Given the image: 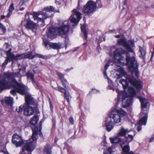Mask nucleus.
<instances>
[{
  "mask_svg": "<svg viewBox=\"0 0 154 154\" xmlns=\"http://www.w3.org/2000/svg\"><path fill=\"white\" fill-rule=\"evenodd\" d=\"M132 53L133 55L131 56L129 53L122 48H117L113 53L114 61L116 62V60L120 64L128 65L132 73L134 74L137 77H138V65L135 60L134 51Z\"/></svg>",
  "mask_w": 154,
  "mask_h": 154,
  "instance_id": "f257e3e1",
  "label": "nucleus"
},
{
  "mask_svg": "<svg viewBox=\"0 0 154 154\" xmlns=\"http://www.w3.org/2000/svg\"><path fill=\"white\" fill-rule=\"evenodd\" d=\"M128 90L131 96H129L124 91H119L117 89L116 90V92L118 93V98L116 103L118 104L119 101L122 98V106L123 108L128 107L131 104L132 101V97L135 96L136 94L135 90L132 87H129Z\"/></svg>",
  "mask_w": 154,
  "mask_h": 154,
  "instance_id": "f03ea898",
  "label": "nucleus"
},
{
  "mask_svg": "<svg viewBox=\"0 0 154 154\" xmlns=\"http://www.w3.org/2000/svg\"><path fill=\"white\" fill-rule=\"evenodd\" d=\"M42 125L41 122L40 123V127H35L32 130V138L29 140L27 141L26 144L23 146L22 149V152H23L25 150L28 152H32L35 148V144L36 143V140L37 139V134H39L40 137H42V135L41 132V129L40 128Z\"/></svg>",
  "mask_w": 154,
  "mask_h": 154,
  "instance_id": "7ed1b4c3",
  "label": "nucleus"
},
{
  "mask_svg": "<svg viewBox=\"0 0 154 154\" xmlns=\"http://www.w3.org/2000/svg\"><path fill=\"white\" fill-rule=\"evenodd\" d=\"M69 25H63L58 28H51L49 29L47 35L48 37L53 39L54 37L57 35H66L69 32Z\"/></svg>",
  "mask_w": 154,
  "mask_h": 154,
  "instance_id": "20e7f679",
  "label": "nucleus"
},
{
  "mask_svg": "<svg viewBox=\"0 0 154 154\" xmlns=\"http://www.w3.org/2000/svg\"><path fill=\"white\" fill-rule=\"evenodd\" d=\"M128 82L135 86L137 88L140 89L142 88V84L141 81L137 80L132 76L128 75L126 77V80L122 79L119 81L124 89H126L128 86Z\"/></svg>",
  "mask_w": 154,
  "mask_h": 154,
  "instance_id": "39448f33",
  "label": "nucleus"
},
{
  "mask_svg": "<svg viewBox=\"0 0 154 154\" xmlns=\"http://www.w3.org/2000/svg\"><path fill=\"white\" fill-rule=\"evenodd\" d=\"M16 75V73L11 72L4 74V77L0 79V93L5 89L10 88L8 81L13 79Z\"/></svg>",
  "mask_w": 154,
  "mask_h": 154,
  "instance_id": "423d86ee",
  "label": "nucleus"
},
{
  "mask_svg": "<svg viewBox=\"0 0 154 154\" xmlns=\"http://www.w3.org/2000/svg\"><path fill=\"white\" fill-rule=\"evenodd\" d=\"M11 84L15 88L11 90L10 91V93L13 95H16L17 92L22 95L26 94V86L23 84L20 83L14 80H12Z\"/></svg>",
  "mask_w": 154,
  "mask_h": 154,
  "instance_id": "0eeeda50",
  "label": "nucleus"
},
{
  "mask_svg": "<svg viewBox=\"0 0 154 154\" xmlns=\"http://www.w3.org/2000/svg\"><path fill=\"white\" fill-rule=\"evenodd\" d=\"M129 131H130L128 130L127 129H125L123 127H122L119 132V136H117L114 138H110L111 143L112 144L119 143L121 146H122V145L125 144V143H124V140L121 139L119 136H124Z\"/></svg>",
  "mask_w": 154,
  "mask_h": 154,
  "instance_id": "6e6552de",
  "label": "nucleus"
},
{
  "mask_svg": "<svg viewBox=\"0 0 154 154\" xmlns=\"http://www.w3.org/2000/svg\"><path fill=\"white\" fill-rule=\"evenodd\" d=\"M117 42L119 45H121L124 47L128 51L133 52L134 50L132 48L134 45V40H129L126 42V39L123 38L118 39Z\"/></svg>",
  "mask_w": 154,
  "mask_h": 154,
  "instance_id": "1a4fd4ad",
  "label": "nucleus"
},
{
  "mask_svg": "<svg viewBox=\"0 0 154 154\" xmlns=\"http://www.w3.org/2000/svg\"><path fill=\"white\" fill-rule=\"evenodd\" d=\"M80 3V1H79L77 8L73 10V14L70 16L69 18L71 22L75 24L78 23L79 20L82 17L81 14L79 11V9L80 8V6L79 5Z\"/></svg>",
  "mask_w": 154,
  "mask_h": 154,
  "instance_id": "9d476101",
  "label": "nucleus"
},
{
  "mask_svg": "<svg viewBox=\"0 0 154 154\" xmlns=\"http://www.w3.org/2000/svg\"><path fill=\"white\" fill-rule=\"evenodd\" d=\"M33 14L34 20H36L38 21L42 22L43 23H44V19L50 17V15H48L47 12L42 11L39 12H33Z\"/></svg>",
  "mask_w": 154,
  "mask_h": 154,
  "instance_id": "9b49d317",
  "label": "nucleus"
},
{
  "mask_svg": "<svg viewBox=\"0 0 154 154\" xmlns=\"http://www.w3.org/2000/svg\"><path fill=\"white\" fill-rule=\"evenodd\" d=\"M96 6V4L94 2L89 1L84 6L82 11L85 14L91 13L95 9Z\"/></svg>",
  "mask_w": 154,
  "mask_h": 154,
  "instance_id": "f8f14e48",
  "label": "nucleus"
},
{
  "mask_svg": "<svg viewBox=\"0 0 154 154\" xmlns=\"http://www.w3.org/2000/svg\"><path fill=\"white\" fill-rule=\"evenodd\" d=\"M21 24L24 26L26 29L28 30H32L36 28L37 25L36 23H34L30 19L24 20L21 22Z\"/></svg>",
  "mask_w": 154,
  "mask_h": 154,
  "instance_id": "ddd939ff",
  "label": "nucleus"
},
{
  "mask_svg": "<svg viewBox=\"0 0 154 154\" xmlns=\"http://www.w3.org/2000/svg\"><path fill=\"white\" fill-rule=\"evenodd\" d=\"M107 118H109L111 120H113L114 124L119 123L121 121V116L113 111L111 112Z\"/></svg>",
  "mask_w": 154,
  "mask_h": 154,
  "instance_id": "4468645a",
  "label": "nucleus"
},
{
  "mask_svg": "<svg viewBox=\"0 0 154 154\" xmlns=\"http://www.w3.org/2000/svg\"><path fill=\"white\" fill-rule=\"evenodd\" d=\"M12 141L17 147L21 146L24 143L21 137L16 134L13 136Z\"/></svg>",
  "mask_w": 154,
  "mask_h": 154,
  "instance_id": "2eb2a0df",
  "label": "nucleus"
},
{
  "mask_svg": "<svg viewBox=\"0 0 154 154\" xmlns=\"http://www.w3.org/2000/svg\"><path fill=\"white\" fill-rule=\"evenodd\" d=\"M119 68L117 69H115L116 71V78L117 79H120L122 78L123 76H125L126 75V72H125L124 69L121 67L119 65H117Z\"/></svg>",
  "mask_w": 154,
  "mask_h": 154,
  "instance_id": "dca6fc26",
  "label": "nucleus"
},
{
  "mask_svg": "<svg viewBox=\"0 0 154 154\" xmlns=\"http://www.w3.org/2000/svg\"><path fill=\"white\" fill-rule=\"evenodd\" d=\"M144 113L145 115L140 119L138 123V126L137 127L138 131H139L141 129L142 125H145L146 124L147 119V112Z\"/></svg>",
  "mask_w": 154,
  "mask_h": 154,
  "instance_id": "f3484780",
  "label": "nucleus"
},
{
  "mask_svg": "<svg viewBox=\"0 0 154 154\" xmlns=\"http://www.w3.org/2000/svg\"><path fill=\"white\" fill-rule=\"evenodd\" d=\"M112 123L110 119L107 118L106 119L105 123L104 125L105 126L106 129L108 131H110L113 128L114 126L112 125Z\"/></svg>",
  "mask_w": 154,
  "mask_h": 154,
  "instance_id": "a211bd4d",
  "label": "nucleus"
},
{
  "mask_svg": "<svg viewBox=\"0 0 154 154\" xmlns=\"http://www.w3.org/2000/svg\"><path fill=\"white\" fill-rule=\"evenodd\" d=\"M34 112V109L32 107L29 106H27L24 109V114L27 116H30L33 115Z\"/></svg>",
  "mask_w": 154,
  "mask_h": 154,
  "instance_id": "6ab92c4d",
  "label": "nucleus"
},
{
  "mask_svg": "<svg viewBox=\"0 0 154 154\" xmlns=\"http://www.w3.org/2000/svg\"><path fill=\"white\" fill-rule=\"evenodd\" d=\"M137 98L139 100L141 103V108L142 109L146 108L148 104L147 100L145 98H141L140 96L137 97Z\"/></svg>",
  "mask_w": 154,
  "mask_h": 154,
  "instance_id": "aec40b11",
  "label": "nucleus"
},
{
  "mask_svg": "<svg viewBox=\"0 0 154 154\" xmlns=\"http://www.w3.org/2000/svg\"><path fill=\"white\" fill-rule=\"evenodd\" d=\"M25 100L26 103L28 105H33L35 104L34 99L30 95L26 96Z\"/></svg>",
  "mask_w": 154,
  "mask_h": 154,
  "instance_id": "412c9836",
  "label": "nucleus"
},
{
  "mask_svg": "<svg viewBox=\"0 0 154 154\" xmlns=\"http://www.w3.org/2000/svg\"><path fill=\"white\" fill-rule=\"evenodd\" d=\"M57 75L60 77L62 83L64 87L66 88L68 87V83L66 79L64 78L63 75L61 73L58 72Z\"/></svg>",
  "mask_w": 154,
  "mask_h": 154,
  "instance_id": "4be33fe9",
  "label": "nucleus"
},
{
  "mask_svg": "<svg viewBox=\"0 0 154 154\" xmlns=\"http://www.w3.org/2000/svg\"><path fill=\"white\" fill-rule=\"evenodd\" d=\"M52 147L49 144H47L44 146L43 154H51Z\"/></svg>",
  "mask_w": 154,
  "mask_h": 154,
  "instance_id": "5701e85b",
  "label": "nucleus"
},
{
  "mask_svg": "<svg viewBox=\"0 0 154 154\" xmlns=\"http://www.w3.org/2000/svg\"><path fill=\"white\" fill-rule=\"evenodd\" d=\"M61 45L60 43H51L49 44V46L54 49H58L61 48Z\"/></svg>",
  "mask_w": 154,
  "mask_h": 154,
  "instance_id": "b1692460",
  "label": "nucleus"
},
{
  "mask_svg": "<svg viewBox=\"0 0 154 154\" xmlns=\"http://www.w3.org/2000/svg\"><path fill=\"white\" fill-rule=\"evenodd\" d=\"M39 119V118L38 116L37 115H35L34 117L32 118L30 122V124L33 125H35Z\"/></svg>",
  "mask_w": 154,
  "mask_h": 154,
  "instance_id": "393cba45",
  "label": "nucleus"
},
{
  "mask_svg": "<svg viewBox=\"0 0 154 154\" xmlns=\"http://www.w3.org/2000/svg\"><path fill=\"white\" fill-rule=\"evenodd\" d=\"M11 49L10 48L8 51H6L5 53L7 56L6 58L13 60V58L14 57V55L11 52Z\"/></svg>",
  "mask_w": 154,
  "mask_h": 154,
  "instance_id": "a878e982",
  "label": "nucleus"
},
{
  "mask_svg": "<svg viewBox=\"0 0 154 154\" xmlns=\"http://www.w3.org/2000/svg\"><path fill=\"white\" fill-rule=\"evenodd\" d=\"M116 112L118 114H119L121 116V117L125 115L126 114V112L124 111V110L122 109V108H119V109H116Z\"/></svg>",
  "mask_w": 154,
  "mask_h": 154,
  "instance_id": "bb28decb",
  "label": "nucleus"
},
{
  "mask_svg": "<svg viewBox=\"0 0 154 154\" xmlns=\"http://www.w3.org/2000/svg\"><path fill=\"white\" fill-rule=\"evenodd\" d=\"M5 101L8 105L11 106L13 103V98L9 97H6Z\"/></svg>",
  "mask_w": 154,
  "mask_h": 154,
  "instance_id": "cd10ccee",
  "label": "nucleus"
},
{
  "mask_svg": "<svg viewBox=\"0 0 154 154\" xmlns=\"http://www.w3.org/2000/svg\"><path fill=\"white\" fill-rule=\"evenodd\" d=\"M126 139L124 140L125 144H128V143L132 140L133 139V136L131 135L128 134V136L126 137Z\"/></svg>",
  "mask_w": 154,
  "mask_h": 154,
  "instance_id": "c85d7f7f",
  "label": "nucleus"
},
{
  "mask_svg": "<svg viewBox=\"0 0 154 154\" xmlns=\"http://www.w3.org/2000/svg\"><path fill=\"white\" fill-rule=\"evenodd\" d=\"M24 58L32 59L35 57V55H32L31 52H29L27 53L24 54Z\"/></svg>",
  "mask_w": 154,
  "mask_h": 154,
  "instance_id": "c756f323",
  "label": "nucleus"
},
{
  "mask_svg": "<svg viewBox=\"0 0 154 154\" xmlns=\"http://www.w3.org/2000/svg\"><path fill=\"white\" fill-rule=\"evenodd\" d=\"M81 28L82 32L83 33L85 39L86 40H87L88 38L87 33L86 30L85 26L84 25H82L81 26Z\"/></svg>",
  "mask_w": 154,
  "mask_h": 154,
  "instance_id": "7c9ffc66",
  "label": "nucleus"
},
{
  "mask_svg": "<svg viewBox=\"0 0 154 154\" xmlns=\"http://www.w3.org/2000/svg\"><path fill=\"white\" fill-rule=\"evenodd\" d=\"M24 54H17L16 56H15L14 55V57L13 58V61L15 60L22 59L23 58H24Z\"/></svg>",
  "mask_w": 154,
  "mask_h": 154,
  "instance_id": "2f4dec72",
  "label": "nucleus"
},
{
  "mask_svg": "<svg viewBox=\"0 0 154 154\" xmlns=\"http://www.w3.org/2000/svg\"><path fill=\"white\" fill-rule=\"evenodd\" d=\"M65 98L66 100L68 103H69L70 98H71V96H70L69 93L68 92H65L64 93Z\"/></svg>",
  "mask_w": 154,
  "mask_h": 154,
  "instance_id": "473e14b6",
  "label": "nucleus"
},
{
  "mask_svg": "<svg viewBox=\"0 0 154 154\" xmlns=\"http://www.w3.org/2000/svg\"><path fill=\"white\" fill-rule=\"evenodd\" d=\"M54 8L53 6H50L49 7H47L46 8H44V10H43V11H47L45 12H47L48 13H48L50 11H54Z\"/></svg>",
  "mask_w": 154,
  "mask_h": 154,
  "instance_id": "72a5a7b5",
  "label": "nucleus"
},
{
  "mask_svg": "<svg viewBox=\"0 0 154 154\" xmlns=\"http://www.w3.org/2000/svg\"><path fill=\"white\" fill-rule=\"evenodd\" d=\"M11 61H13V60L6 58V59L4 62L2 64V67H5L8 63V62H10Z\"/></svg>",
  "mask_w": 154,
  "mask_h": 154,
  "instance_id": "f704fd0d",
  "label": "nucleus"
},
{
  "mask_svg": "<svg viewBox=\"0 0 154 154\" xmlns=\"http://www.w3.org/2000/svg\"><path fill=\"white\" fill-rule=\"evenodd\" d=\"M109 66V64L108 63L106 64L104 66V69H105L104 70L103 72V74L104 75L106 76L107 79L109 80V78L107 76V74L106 73V70L107 69L108 67Z\"/></svg>",
  "mask_w": 154,
  "mask_h": 154,
  "instance_id": "c9c22d12",
  "label": "nucleus"
},
{
  "mask_svg": "<svg viewBox=\"0 0 154 154\" xmlns=\"http://www.w3.org/2000/svg\"><path fill=\"white\" fill-rule=\"evenodd\" d=\"M139 51L140 53L141 57H144L145 55V51L142 48L140 47Z\"/></svg>",
  "mask_w": 154,
  "mask_h": 154,
  "instance_id": "e433bc0d",
  "label": "nucleus"
},
{
  "mask_svg": "<svg viewBox=\"0 0 154 154\" xmlns=\"http://www.w3.org/2000/svg\"><path fill=\"white\" fill-rule=\"evenodd\" d=\"M27 76L29 78H30L32 81L34 80V75L31 72H29L26 74Z\"/></svg>",
  "mask_w": 154,
  "mask_h": 154,
  "instance_id": "4c0bfd02",
  "label": "nucleus"
},
{
  "mask_svg": "<svg viewBox=\"0 0 154 154\" xmlns=\"http://www.w3.org/2000/svg\"><path fill=\"white\" fill-rule=\"evenodd\" d=\"M112 149L111 147L109 148L107 150H106L103 154H111L112 152Z\"/></svg>",
  "mask_w": 154,
  "mask_h": 154,
  "instance_id": "58836bf2",
  "label": "nucleus"
},
{
  "mask_svg": "<svg viewBox=\"0 0 154 154\" xmlns=\"http://www.w3.org/2000/svg\"><path fill=\"white\" fill-rule=\"evenodd\" d=\"M57 88V89L56 90L61 92L64 93L66 91L61 86H58V87Z\"/></svg>",
  "mask_w": 154,
  "mask_h": 154,
  "instance_id": "ea45409f",
  "label": "nucleus"
},
{
  "mask_svg": "<svg viewBox=\"0 0 154 154\" xmlns=\"http://www.w3.org/2000/svg\"><path fill=\"white\" fill-rule=\"evenodd\" d=\"M43 40L45 44V47H46L48 45L49 46V44H51V43H50L48 40L45 39H43Z\"/></svg>",
  "mask_w": 154,
  "mask_h": 154,
  "instance_id": "a19ab883",
  "label": "nucleus"
},
{
  "mask_svg": "<svg viewBox=\"0 0 154 154\" xmlns=\"http://www.w3.org/2000/svg\"><path fill=\"white\" fill-rule=\"evenodd\" d=\"M35 57H38L43 59L45 58V57L43 55L38 54H35Z\"/></svg>",
  "mask_w": 154,
  "mask_h": 154,
  "instance_id": "79ce46f5",
  "label": "nucleus"
},
{
  "mask_svg": "<svg viewBox=\"0 0 154 154\" xmlns=\"http://www.w3.org/2000/svg\"><path fill=\"white\" fill-rule=\"evenodd\" d=\"M14 10V5L13 3H11L10 5L9 9V11H12Z\"/></svg>",
  "mask_w": 154,
  "mask_h": 154,
  "instance_id": "37998d69",
  "label": "nucleus"
},
{
  "mask_svg": "<svg viewBox=\"0 0 154 154\" xmlns=\"http://www.w3.org/2000/svg\"><path fill=\"white\" fill-rule=\"evenodd\" d=\"M96 4L98 5V8H101L102 7V4L100 0H97Z\"/></svg>",
  "mask_w": 154,
  "mask_h": 154,
  "instance_id": "c03bdc74",
  "label": "nucleus"
},
{
  "mask_svg": "<svg viewBox=\"0 0 154 154\" xmlns=\"http://www.w3.org/2000/svg\"><path fill=\"white\" fill-rule=\"evenodd\" d=\"M32 82L33 84V85L35 86V88L37 89L38 88V85L37 83L35 82L34 80L32 81Z\"/></svg>",
  "mask_w": 154,
  "mask_h": 154,
  "instance_id": "a18cd8bd",
  "label": "nucleus"
},
{
  "mask_svg": "<svg viewBox=\"0 0 154 154\" xmlns=\"http://www.w3.org/2000/svg\"><path fill=\"white\" fill-rule=\"evenodd\" d=\"M0 29H1L3 32H5L6 30V28L1 23H0Z\"/></svg>",
  "mask_w": 154,
  "mask_h": 154,
  "instance_id": "49530a36",
  "label": "nucleus"
},
{
  "mask_svg": "<svg viewBox=\"0 0 154 154\" xmlns=\"http://www.w3.org/2000/svg\"><path fill=\"white\" fill-rule=\"evenodd\" d=\"M23 107H21V106H20L18 108H17L16 109V111L18 112H21L23 110Z\"/></svg>",
  "mask_w": 154,
  "mask_h": 154,
  "instance_id": "de8ad7c7",
  "label": "nucleus"
},
{
  "mask_svg": "<svg viewBox=\"0 0 154 154\" xmlns=\"http://www.w3.org/2000/svg\"><path fill=\"white\" fill-rule=\"evenodd\" d=\"M69 121L71 124H73L74 122L73 119L72 117H70L69 118Z\"/></svg>",
  "mask_w": 154,
  "mask_h": 154,
  "instance_id": "09e8293b",
  "label": "nucleus"
},
{
  "mask_svg": "<svg viewBox=\"0 0 154 154\" xmlns=\"http://www.w3.org/2000/svg\"><path fill=\"white\" fill-rule=\"evenodd\" d=\"M29 0H21V2L20 3V4L22 5L24 2H26L28 1Z\"/></svg>",
  "mask_w": 154,
  "mask_h": 154,
  "instance_id": "8fccbe9b",
  "label": "nucleus"
},
{
  "mask_svg": "<svg viewBox=\"0 0 154 154\" xmlns=\"http://www.w3.org/2000/svg\"><path fill=\"white\" fill-rule=\"evenodd\" d=\"M12 13V11H9V12L8 13L7 15L6 16V17H9L10 15H11V14Z\"/></svg>",
  "mask_w": 154,
  "mask_h": 154,
  "instance_id": "3c124183",
  "label": "nucleus"
},
{
  "mask_svg": "<svg viewBox=\"0 0 154 154\" xmlns=\"http://www.w3.org/2000/svg\"><path fill=\"white\" fill-rule=\"evenodd\" d=\"M0 154H9V153L3 151H1L0 152Z\"/></svg>",
  "mask_w": 154,
  "mask_h": 154,
  "instance_id": "603ef678",
  "label": "nucleus"
},
{
  "mask_svg": "<svg viewBox=\"0 0 154 154\" xmlns=\"http://www.w3.org/2000/svg\"><path fill=\"white\" fill-rule=\"evenodd\" d=\"M50 105L51 110L52 111L53 110V106L51 102H50Z\"/></svg>",
  "mask_w": 154,
  "mask_h": 154,
  "instance_id": "864d4df0",
  "label": "nucleus"
},
{
  "mask_svg": "<svg viewBox=\"0 0 154 154\" xmlns=\"http://www.w3.org/2000/svg\"><path fill=\"white\" fill-rule=\"evenodd\" d=\"M154 139V136H153L150 139L149 142V143L152 142Z\"/></svg>",
  "mask_w": 154,
  "mask_h": 154,
  "instance_id": "5fc2aeb1",
  "label": "nucleus"
},
{
  "mask_svg": "<svg viewBox=\"0 0 154 154\" xmlns=\"http://www.w3.org/2000/svg\"><path fill=\"white\" fill-rule=\"evenodd\" d=\"M97 92V91L95 89H93L91 91V93H95Z\"/></svg>",
  "mask_w": 154,
  "mask_h": 154,
  "instance_id": "6e6d98bb",
  "label": "nucleus"
},
{
  "mask_svg": "<svg viewBox=\"0 0 154 154\" xmlns=\"http://www.w3.org/2000/svg\"><path fill=\"white\" fill-rule=\"evenodd\" d=\"M55 3L57 4V5H60V2H59L57 1H56L55 2Z\"/></svg>",
  "mask_w": 154,
  "mask_h": 154,
  "instance_id": "4d7b16f0",
  "label": "nucleus"
},
{
  "mask_svg": "<svg viewBox=\"0 0 154 154\" xmlns=\"http://www.w3.org/2000/svg\"><path fill=\"white\" fill-rule=\"evenodd\" d=\"M115 37L117 38H120V36L119 35H115Z\"/></svg>",
  "mask_w": 154,
  "mask_h": 154,
  "instance_id": "13d9d810",
  "label": "nucleus"
},
{
  "mask_svg": "<svg viewBox=\"0 0 154 154\" xmlns=\"http://www.w3.org/2000/svg\"><path fill=\"white\" fill-rule=\"evenodd\" d=\"M108 88L110 89H113L111 85H109L108 87Z\"/></svg>",
  "mask_w": 154,
  "mask_h": 154,
  "instance_id": "bf43d9fd",
  "label": "nucleus"
},
{
  "mask_svg": "<svg viewBox=\"0 0 154 154\" xmlns=\"http://www.w3.org/2000/svg\"><path fill=\"white\" fill-rule=\"evenodd\" d=\"M153 53H152V56H151V59H150V60H151V59L152 58V57H153V54H154V48H153Z\"/></svg>",
  "mask_w": 154,
  "mask_h": 154,
  "instance_id": "052dcab7",
  "label": "nucleus"
},
{
  "mask_svg": "<svg viewBox=\"0 0 154 154\" xmlns=\"http://www.w3.org/2000/svg\"><path fill=\"white\" fill-rule=\"evenodd\" d=\"M24 8H25L24 7L21 8H20V10L21 11H23L24 9Z\"/></svg>",
  "mask_w": 154,
  "mask_h": 154,
  "instance_id": "680f3d73",
  "label": "nucleus"
},
{
  "mask_svg": "<svg viewBox=\"0 0 154 154\" xmlns=\"http://www.w3.org/2000/svg\"><path fill=\"white\" fill-rule=\"evenodd\" d=\"M1 18L2 19H4L5 18V16H4V15H2L1 16Z\"/></svg>",
  "mask_w": 154,
  "mask_h": 154,
  "instance_id": "e2e57ef3",
  "label": "nucleus"
},
{
  "mask_svg": "<svg viewBox=\"0 0 154 154\" xmlns=\"http://www.w3.org/2000/svg\"><path fill=\"white\" fill-rule=\"evenodd\" d=\"M126 2L125 0L124 1L123 3L124 5H126Z\"/></svg>",
  "mask_w": 154,
  "mask_h": 154,
  "instance_id": "0e129e2a",
  "label": "nucleus"
},
{
  "mask_svg": "<svg viewBox=\"0 0 154 154\" xmlns=\"http://www.w3.org/2000/svg\"><path fill=\"white\" fill-rule=\"evenodd\" d=\"M66 70L67 71H69L70 70V69H67Z\"/></svg>",
  "mask_w": 154,
  "mask_h": 154,
  "instance_id": "69168bd1",
  "label": "nucleus"
},
{
  "mask_svg": "<svg viewBox=\"0 0 154 154\" xmlns=\"http://www.w3.org/2000/svg\"><path fill=\"white\" fill-rule=\"evenodd\" d=\"M152 7L154 8V3L152 5Z\"/></svg>",
  "mask_w": 154,
  "mask_h": 154,
  "instance_id": "338daca9",
  "label": "nucleus"
},
{
  "mask_svg": "<svg viewBox=\"0 0 154 154\" xmlns=\"http://www.w3.org/2000/svg\"><path fill=\"white\" fill-rule=\"evenodd\" d=\"M29 15V14H28V13L26 14V15H25V17H26V15Z\"/></svg>",
  "mask_w": 154,
  "mask_h": 154,
  "instance_id": "774afa93",
  "label": "nucleus"
}]
</instances>
